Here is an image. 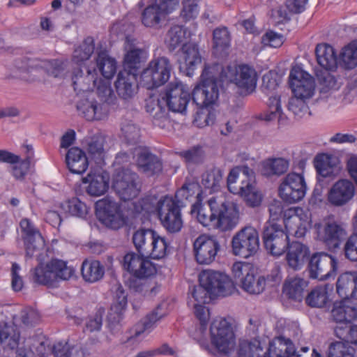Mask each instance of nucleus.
I'll return each instance as SVG.
<instances>
[{
    "mask_svg": "<svg viewBox=\"0 0 357 357\" xmlns=\"http://www.w3.org/2000/svg\"><path fill=\"white\" fill-rule=\"evenodd\" d=\"M97 71L95 68L91 70L84 67L75 68L72 72V85L74 91L85 92L93 91L97 84Z\"/></svg>",
    "mask_w": 357,
    "mask_h": 357,
    "instance_id": "obj_25",
    "label": "nucleus"
},
{
    "mask_svg": "<svg viewBox=\"0 0 357 357\" xmlns=\"http://www.w3.org/2000/svg\"><path fill=\"white\" fill-rule=\"evenodd\" d=\"M289 86L294 96L303 99L310 98L314 90V80L307 73L299 67H294L289 74Z\"/></svg>",
    "mask_w": 357,
    "mask_h": 357,
    "instance_id": "obj_18",
    "label": "nucleus"
},
{
    "mask_svg": "<svg viewBox=\"0 0 357 357\" xmlns=\"http://www.w3.org/2000/svg\"><path fill=\"white\" fill-rule=\"evenodd\" d=\"M285 261L288 268L293 271L301 270L310 258L309 248L298 241H292L285 251Z\"/></svg>",
    "mask_w": 357,
    "mask_h": 357,
    "instance_id": "obj_23",
    "label": "nucleus"
},
{
    "mask_svg": "<svg viewBox=\"0 0 357 357\" xmlns=\"http://www.w3.org/2000/svg\"><path fill=\"white\" fill-rule=\"evenodd\" d=\"M180 155L187 162L192 164L201 163L204 158V152L202 147L199 146H196L187 151H182Z\"/></svg>",
    "mask_w": 357,
    "mask_h": 357,
    "instance_id": "obj_62",
    "label": "nucleus"
},
{
    "mask_svg": "<svg viewBox=\"0 0 357 357\" xmlns=\"http://www.w3.org/2000/svg\"><path fill=\"white\" fill-rule=\"evenodd\" d=\"M137 164L140 170L148 176L158 174L162 169L160 158L147 149H142L137 154Z\"/></svg>",
    "mask_w": 357,
    "mask_h": 357,
    "instance_id": "obj_34",
    "label": "nucleus"
},
{
    "mask_svg": "<svg viewBox=\"0 0 357 357\" xmlns=\"http://www.w3.org/2000/svg\"><path fill=\"white\" fill-rule=\"evenodd\" d=\"M146 278L131 274L126 283L129 289L135 292L144 296L147 294H155L157 287H152Z\"/></svg>",
    "mask_w": 357,
    "mask_h": 357,
    "instance_id": "obj_47",
    "label": "nucleus"
},
{
    "mask_svg": "<svg viewBox=\"0 0 357 357\" xmlns=\"http://www.w3.org/2000/svg\"><path fill=\"white\" fill-rule=\"evenodd\" d=\"M132 241L137 254L155 259L165 257L169 248L166 239L151 229L140 228L136 230L132 234Z\"/></svg>",
    "mask_w": 357,
    "mask_h": 357,
    "instance_id": "obj_5",
    "label": "nucleus"
},
{
    "mask_svg": "<svg viewBox=\"0 0 357 357\" xmlns=\"http://www.w3.org/2000/svg\"><path fill=\"white\" fill-rule=\"evenodd\" d=\"M96 66L99 72L107 79H111L115 74L116 63L105 52H100L96 58Z\"/></svg>",
    "mask_w": 357,
    "mask_h": 357,
    "instance_id": "obj_46",
    "label": "nucleus"
},
{
    "mask_svg": "<svg viewBox=\"0 0 357 357\" xmlns=\"http://www.w3.org/2000/svg\"><path fill=\"white\" fill-rule=\"evenodd\" d=\"M228 190L243 197L248 206H259L262 200L261 193L255 186V174L248 165L236 166L227 176Z\"/></svg>",
    "mask_w": 357,
    "mask_h": 357,
    "instance_id": "obj_4",
    "label": "nucleus"
},
{
    "mask_svg": "<svg viewBox=\"0 0 357 357\" xmlns=\"http://www.w3.org/2000/svg\"><path fill=\"white\" fill-rule=\"evenodd\" d=\"M96 213L98 218L106 227L118 229L123 225V220L119 205L114 201L103 199L96 203Z\"/></svg>",
    "mask_w": 357,
    "mask_h": 357,
    "instance_id": "obj_19",
    "label": "nucleus"
},
{
    "mask_svg": "<svg viewBox=\"0 0 357 357\" xmlns=\"http://www.w3.org/2000/svg\"><path fill=\"white\" fill-rule=\"evenodd\" d=\"M182 207L183 204H179L169 196H165L157 202L154 209L167 233L176 234L183 228V221L181 211Z\"/></svg>",
    "mask_w": 357,
    "mask_h": 357,
    "instance_id": "obj_7",
    "label": "nucleus"
},
{
    "mask_svg": "<svg viewBox=\"0 0 357 357\" xmlns=\"http://www.w3.org/2000/svg\"><path fill=\"white\" fill-rule=\"evenodd\" d=\"M104 142L105 139L101 136H94L90 139L87 145V151L90 158L98 166L105 164Z\"/></svg>",
    "mask_w": 357,
    "mask_h": 357,
    "instance_id": "obj_42",
    "label": "nucleus"
},
{
    "mask_svg": "<svg viewBox=\"0 0 357 357\" xmlns=\"http://www.w3.org/2000/svg\"><path fill=\"white\" fill-rule=\"evenodd\" d=\"M290 166V160L283 157H269L261 162V174L266 178L281 176Z\"/></svg>",
    "mask_w": 357,
    "mask_h": 357,
    "instance_id": "obj_29",
    "label": "nucleus"
},
{
    "mask_svg": "<svg viewBox=\"0 0 357 357\" xmlns=\"http://www.w3.org/2000/svg\"><path fill=\"white\" fill-rule=\"evenodd\" d=\"M61 208L71 215L85 218L88 213V207L78 198H73L61 204Z\"/></svg>",
    "mask_w": 357,
    "mask_h": 357,
    "instance_id": "obj_54",
    "label": "nucleus"
},
{
    "mask_svg": "<svg viewBox=\"0 0 357 357\" xmlns=\"http://www.w3.org/2000/svg\"><path fill=\"white\" fill-rule=\"evenodd\" d=\"M354 193V184L348 179H340L335 182L330 189L328 200L335 206H342L352 199Z\"/></svg>",
    "mask_w": 357,
    "mask_h": 357,
    "instance_id": "obj_24",
    "label": "nucleus"
},
{
    "mask_svg": "<svg viewBox=\"0 0 357 357\" xmlns=\"http://www.w3.org/2000/svg\"><path fill=\"white\" fill-rule=\"evenodd\" d=\"M314 163L318 175L323 178H333L341 171V166L337 160L327 154L317 155Z\"/></svg>",
    "mask_w": 357,
    "mask_h": 357,
    "instance_id": "obj_31",
    "label": "nucleus"
},
{
    "mask_svg": "<svg viewBox=\"0 0 357 357\" xmlns=\"http://www.w3.org/2000/svg\"><path fill=\"white\" fill-rule=\"evenodd\" d=\"M186 31L183 26L174 25L167 31L165 38V44L168 50L174 51L181 45L185 38Z\"/></svg>",
    "mask_w": 357,
    "mask_h": 357,
    "instance_id": "obj_49",
    "label": "nucleus"
},
{
    "mask_svg": "<svg viewBox=\"0 0 357 357\" xmlns=\"http://www.w3.org/2000/svg\"><path fill=\"white\" fill-rule=\"evenodd\" d=\"M220 83L216 80L213 71L203 70L199 83L195 87L192 93V102L199 109L193 120L195 126L203 128L213 124L215 114L206 107L213 105L217 100Z\"/></svg>",
    "mask_w": 357,
    "mask_h": 357,
    "instance_id": "obj_2",
    "label": "nucleus"
},
{
    "mask_svg": "<svg viewBox=\"0 0 357 357\" xmlns=\"http://www.w3.org/2000/svg\"><path fill=\"white\" fill-rule=\"evenodd\" d=\"M149 257L134 252H128L123 257V267L132 275L148 278L157 271L155 264L148 259Z\"/></svg>",
    "mask_w": 357,
    "mask_h": 357,
    "instance_id": "obj_20",
    "label": "nucleus"
},
{
    "mask_svg": "<svg viewBox=\"0 0 357 357\" xmlns=\"http://www.w3.org/2000/svg\"><path fill=\"white\" fill-rule=\"evenodd\" d=\"M81 273L84 281L93 283L103 278L105 267L98 260L86 259L82 263Z\"/></svg>",
    "mask_w": 357,
    "mask_h": 357,
    "instance_id": "obj_37",
    "label": "nucleus"
},
{
    "mask_svg": "<svg viewBox=\"0 0 357 357\" xmlns=\"http://www.w3.org/2000/svg\"><path fill=\"white\" fill-rule=\"evenodd\" d=\"M297 355L290 340L281 342L278 347L268 351V357H296Z\"/></svg>",
    "mask_w": 357,
    "mask_h": 357,
    "instance_id": "obj_57",
    "label": "nucleus"
},
{
    "mask_svg": "<svg viewBox=\"0 0 357 357\" xmlns=\"http://www.w3.org/2000/svg\"><path fill=\"white\" fill-rule=\"evenodd\" d=\"M340 62L347 69L357 66V39L342 48L340 54Z\"/></svg>",
    "mask_w": 357,
    "mask_h": 357,
    "instance_id": "obj_50",
    "label": "nucleus"
},
{
    "mask_svg": "<svg viewBox=\"0 0 357 357\" xmlns=\"http://www.w3.org/2000/svg\"><path fill=\"white\" fill-rule=\"evenodd\" d=\"M95 88H96L98 96L103 102V104H111L114 102L115 96L109 81L102 80V79H97Z\"/></svg>",
    "mask_w": 357,
    "mask_h": 357,
    "instance_id": "obj_56",
    "label": "nucleus"
},
{
    "mask_svg": "<svg viewBox=\"0 0 357 357\" xmlns=\"http://www.w3.org/2000/svg\"><path fill=\"white\" fill-rule=\"evenodd\" d=\"M26 256L39 258L40 251L44 248L45 241L40 231H35L28 236H24Z\"/></svg>",
    "mask_w": 357,
    "mask_h": 357,
    "instance_id": "obj_43",
    "label": "nucleus"
},
{
    "mask_svg": "<svg viewBox=\"0 0 357 357\" xmlns=\"http://www.w3.org/2000/svg\"><path fill=\"white\" fill-rule=\"evenodd\" d=\"M220 248V243L216 238L206 236H199L193 243L195 259L199 264L212 263Z\"/></svg>",
    "mask_w": 357,
    "mask_h": 357,
    "instance_id": "obj_22",
    "label": "nucleus"
},
{
    "mask_svg": "<svg viewBox=\"0 0 357 357\" xmlns=\"http://www.w3.org/2000/svg\"><path fill=\"white\" fill-rule=\"evenodd\" d=\"M307 286V280L296 277L284 283L283 292L288 298L296 302H301L304 298L305 290Z\"/></svg>",
    "mask_w": 357,
    "mask_h": 357,
    "instance_id": "obj_38",
    "label": "nucleus"
},
{
    "mask_svg": "<svg viewBox=\"0 0 357 357\" xmlns=\"http://www.w3.org/2000/svg\"><path fill=\"white\" fill-rule=\"evenodd\" d=\"M109 176L105 172H91L83 178L84 183H89L86 192L91 196L98 197L104 195L109 189Z\"/></svg>",
    "mask_w": 357,
    "mask_h": 357,
    "instance_id": "obj_28",
    "label": "nucleus"
},
{
    "mask_svg": "<svg viewBox=\"0 0 357 357\" xmlns=\"http://www.w3.org/2000/svg\"><path fill=\"white\" fill-rule=\"evenodd\" d=\"M166 14L155 4L146 7L142 14V22L146 27L156 28Z\"/></svg>",
    "mask_w": 357,
    "mask_h": 357,
    "instance_id": "obj_48",
    "label": "nucleus"
},
{
    "mask_svg": "<svg viewBox=\"0 0 357 357\" xmlns=\"http://www.w3.org/2000/svg\"><path fill=\"white\" fill-rule=\"evenodd\" d=\"M95 49L94 40L92 37H87L83 43L76 47L73 52V61L77 63L88 60L93 53Z\"/></svg>",
    "mask_w": 357,
    "mask_h": 357,
    "instance_id": "obj_52",
    "label": "nucleus"
},
{
    "mask_svg": "<svg viewBox=\"0 0 357 357\" xmlns=\"http://www.w3.org/2000/svg\"><path fill=\"white\" fill-rule=\"evenodd\" d=\"M318 63L327 70H334L337 68V59L333 47L327 44H319L315 49Z\"/></svg>",
    "mask_w": 357,
    "mask_h": 357,
    "instance_id": "obj_36",
    "label": "nucleus"
},
{
    "mask_svg": "<svg viewBox=\"0 0 357 357\" xmlns=\"http://www.w3.org/2000/svg\"><path fill=\"white\" fill-rule=\"evenodd\" d=\"M316 227L318 239L331 251L338 249L347 236L344 226L335 221L328 220L323 224L316 225Z\"/></svg>",
    "mask_w": 357,
    "mask_h": 357,
    "instance_id": "obj_15",
    "label": "nucleus"
},
{
    "mask_svg": "<svg viewBox=\"0 0 357 357\" xmlns=\"http://www.w3.org/2000/svg\"><path fill=\"white\" fill-rule=\"evenodd\" d=\"M207 69L213 71L216 80L220 83L218 92L220 89L223 88L225 82L234 84L237 88V93L242 96L251 94L256 89L257 72L255 68L247 64L228 66L226 68L215 64L212 66H205L204 70Z\"/></svg>",
    "mask_w": 357,
    "mask_h": 357,
    "instance_id": "obj_3",
    "label": "nucleus"
},
{
    "mask_svg": "<svg viewBox=\"0 0 357 357\" xmlns=\"http://www.w3.org/2000/svg\"><path fill=\"white\" fill-rule=\"evenodd\" d=\"M262 240L266 250L272 255L278 257L284 254L291 243L287 233L277 225L264 227Z\"/></svg>",
    "mask_w": 357,
    "mask_h": 357,
    "instance_id": "obj_16",
    "label": "nucleus"
},
{
    "mask_svg": "<svg viewBox=\"0 0 357 357\" xmlns=\"http://www.w3.org/2000/svg\"><path fill=\"white\" fill-rule=\"evenodd\" d=\"M307 270L311 279L325 280L335 275L337 260L325 252H316L310 257Z\"/></svg>",
    "mask_w": 357,
    "mask_h": 357,
    "instance_id": "obj_14",
    "label": "nucleus"
},
{
    "mask_svg": "<svg viewBox=\"0 0 357 357\" xmlns=\"http://www.w3.org/2000/svg\"><path fill=\"white\" fill-rule=\"evenodd\" d=\"M20 333L14 325L8 324L6 322L0 323V341L4 342L8 341V345L13 349L18 344Z\"/></svg>",
    "mask_w": 357,
    "mask_h": 357,
    "instance_id": "obj_53",
    "label": "nucleus"
},
{
    "mask_svg": "<svg viewBox=\"0 0 357 357\" xmlns=\"http://www.w3.org/2000/svg\"><path fill=\"white\" fill-rule=\"evenodd\" d=\"M124 48L126 52L124 56V66L130 70L137 69L141 63L148 57V51L145 45L132 36L126 37Z\"/></svg>",
    "mask_w": 357,
    "mask_h": 357,
    "instance_id": "obj_21",
    "label": "nucleus"
},
{
    "mask_svg": "<svg viewBox=\"0 0 357 357\" xmlns=\"http://www.w3.org/2000/svg\"><path fill=\"white\" fill-rule=\"evenodd\" d=\"M26 149L28 152H31V154L27 155V157L21 162L20 160L18 163L13 164L14 165L12 167V174L17 179L24 178L30 167L31 156L33 155L32 147L31 146H26Z\"/></svg>",
    "mask_w": 357,
    "mask_h": 357,
    "instance_id": "obj_59",
    "label": "nucleus"
},
{
    "mask_svg": "<svg viewBox=\"0 0 357 357\" xmlns=\"http://www.w3.org/2000/svg\"><path fill=\"white\" fill-rule=\"evenodd\" d=\"M336 291L342 299H357V273L340 275L336 282Z\"/></svg>",
    "mask_w": 357,
    "mask_h": 357,
    "instance_id": "obj_30",
    "label": "nucleus"
},
{
    "mask_svg": "<svg viewBox=\"0 0 357 357\" xmlns=\"http://www.w3.org/2000/svg\"><path fill=\"white\" fill-rule=\"evenodd\" d=\"M116 93L123 100L134 97L137 91L136 75L126 70L120 71L115 82Z\"/></svg>",
    "mask_w": 357,
    "mask_h": 357,
    "instance_id": "obj_27",
    "label": "nucleus"
},
{
    "mask_svg": "<svg viewBox=\"0 0 357 357\" xmlns=\"http://www.w3.org/2000/svg\"><path fill=\"white\" fill-rule=\"evenodd\" d=\"M354 349L343 342H335L328 347V357H354Z\"/></svg>",
    "mask_w": 357,
    "mask_h": 357,
    "instance_id": "obj_55",
    "label": "nucleus"
},
{
    "mask_svg": "<svg viewBox=\"0 0 357 357\" xmlns=\"http://www.w3.org/2000/svg\"><path fill=\"white\" fill-rule=\"evenodd\" d=\"M165 305V303L159 304L151 313L146 315L142 324V328L135 331L134 337H139L144 331L151 328L156 321L167 314L164 310ZM132 338L133 337H130V339Z\"/></svg>",
    "mask_w": 357,
    "mask_h": 357,
    "instance_id": "obj_51",
    "label": "nucleus"
},
{
    "mask_svg": "<svg viewBox=\"0 0 357 357\" xmlns=\"http://www.w3.org/2000/svg\"><path fill=\"white\" fill-rule=\"evenodd\" d=\"M343 250L347 259L351 261H357V231L347 238Z\"/></svg>",
    "mask_w": 357,
    "mask_h": 357,
    "instance_id": "obj_64",
    "label": "nucleus"
},
{
    "mask_svg": "<svg viewBox=\"0 0 357 357\" xmlns=\"http://www.w3.org/2000/svg\"><path fill=\"white\" fill-rule=\"evenodd\" d=\"M66 163L68 169L73 174H82L89 166L86 153L78 147L70 148L66 155Z\"/></svg>",
    "mask_w": 357,
    "mask_h": 357,
    "instance_id": "obj_33",
    "label": "nucleus"
},
{
    "mask_svg": "<svg viewBox=\"0 0 357 357\" xmlns=\"http://www.w3.org/2000/svg\"><path fill=\"white\" fill-rule=\"evenodd\" d=\"M335 321L351 322L357 318V307L350 299L335 301L331 311Z\"/></svg>",
    "mask_w": 357,
    "mask_h": 357,
    "instance_id": "obj_32",
    "label": "nucleus"
},
{
    "mask_svg": "<svg viewBox=\"0 0 357 357\" xmlns=\"http://www.w3.org/2000/svg\"><path fill=\"white\" fill-rule=\"evenodd\" d=\"M212 343L218 351L227 354L234 344V333L231 324L225 319L214 321L210 328Z\"/></svg>",
    "mask_w": 357,
    "mask_h": 357,
    "instance_id": "obj_17",
    "label": "nucleus"
},
{
    "mask_svg": "<svg viewBox=\"0 0 357 357\" xmlns=\"http://www.w3.org/2000/svg\"><path fill=\"white\" fill-rule=\"evenodd\" d=\"M183 59L184 60L183 66L187 74L190 75L198 64L202 62L198 47L195 43L183 44L181 48Z\"/></svg>",
    "mask_w": 357,
    "mask_h": 357,
    "instance_id": "obj_39",
    "label": "nucleus"
},
{
    "mask_svg": "<svg viewBox=\"0 0 357 357\" xmlns=\"http://www.w3.org/2000/svg\"><path fill=\"white\" fill-rule=\"evenodd\" d=\"M75 269L63 260L53 259L45 265L40 264L33 270L32 280L38 284L51 285L59 280H68Z\"/></svg>",
    "mask_w": 357,
    "mask_h": 357,
    "instance_id": "obj_6",
    "label": "nucleus"
},
{
    "mask_svg": "<svg viewBox=\"0 0 357 357\" xmlns=\"http://www.w3.org/2000/svg\"><path fill=\"white\" fill-rule=\"evenodd\" d=\"M306 99L293 96L290 98L288 104L289 110L292 112L295 116L302 117L308 112L309 108L305 102Z\"/></svg>",
    "mask_w": 357,
    "mask_h": 357,
    "instance_id": "obj_61",
    "label": "nucleus"
},
{
    "mask_svg": "<svg viewBox=\"0 0 357 357\" xmlns=\"http://www.w3.org/2000/svg\"><path fill=\"white\" fill-rule=\"evenodd\" d=\"M112 187L119 198L125 202L135 198L141 190L138 175L124 167L115 169Z\"/></svg>",
    "mask_w": 357,
    "mask_h": 357,
    "instance_id": "obj_8",
    "label": "nucleus"
},
{
    "mask_svg": "<svg viewBox=\"0 0 357 357\" xmlns=\"http://www.w3.org/2000/svg\"><path fill=\"white\" fill-rule=\"evenodd\" d=\"M197 218L204 227L211 226L222 231L234 229L239 223V208L233 202L212 197L197 209Z\"/></svg>",
    "mask_w": 357,
    "mask_h": 357,
    "instance_id": "obj_1",
    "label": "nucleus"
},
{
    "mask_svg": "<svg viewBox=\"0 0 357 357\" xmlns=\"http://www.w3.org/2000/svg\"><path fill=\"white\" fill-rule=\"evenodd\" d=\"M79 115L87 121L101 120L108 112L107 105L98 102L94 99H82L76 105Z\"/></svg>",
    "mask_w": 357,
    "mask_h": 357,
    "instance_id": "obj_26",
    "label": "nucleus"
},
{
    "mask_svg": "<svg viewBox=\"0 0 357 357\" xmlns=\"http://www.w3.org/2000/svg\"><path fill=\"white\" fill-rule=\"evenodd\" d=\"M307 191L304 176L298 173L287 174L278 187L280 197L285 202L294 204L302 200Z\"/></svg>",
    "mask_w": 357,
    "mask_h": 357,
    "instance_id": "obj_13",
    "label": "nucleus"
},
{
    "mask_svg": "<svg viewBox=\"0 0 357 357\" xmlns=\"http://www.w3.org/2000/svg\"><path fill=\"white\" fill-rule=\"evenodd\" d=\"M181 16L188 21L195 18L199 13L198 0H183Z\"/></svg>",
    "mask_w": 357,
    "mask_h": 357,
    "instance_id": "obj_63",
    "label": "nucleus"
},
{
    "mask_svg": "<svg viewBox=\"0 0 357 357\" xmlns=\"http://www.w3.org/2000/svg\"><path fill=\"white\" fill-rule=\"evenodd\" d=\"M213 35L214 47L225 49L229 46L230 35L226 27L215 29Z\"/></svg>",
    "mask_w": 357,
    "mask_h": 357,
    "instance_id": "obj_60",
    "label": "nucleus"
},
{
    "mask_svg": "<svg viewBox=\"0 0 357 357\" xmlns=\"http://www.w3.org/2000/svg\"><path fill=\"white\" fill-rule=\"evenodd\" d=\"M328 284L313 289L305 297V303L312 307H324L329 301Z\"/></svg>",
    "mask_w": 357,
    "mask_h": 357,
    "instance_id": "obj_44",
    "label": "nucleus"
},
{
    "mask_svg": "<svg viewBox=\"0 0 357 357\" xmlns=\"http://www.w3.org/2000/svg\"><path fill=\"white\" fill-rule=\"evenodd\" d=\"M160 96L169 110L181 114L185 112L191 98L187 85L179 81L169 82Z\"/></svg>",
    "mask_w": 357,
    "mask_h": 357,
    "instance_id": "obj_11",
    "label": "nucleus"
},
{
    "mask_svg": "<svg viewBox=\"0 0 357 357\" xmlns=\"http://www.w3.org/2000/svg\"><path fill=\"white\" fill-rule=\"evenodd\" d=\"M223 172L218 167H213L202 176V184L212 193L219 190L222 181Z\"/></svg>",
    "mask_w": 357,
    "mask_h": 357,
    "instance_id": "obj_45",
    "label": "nucleus"
},
{
    "mask_svg": "<svg viewBox=\"0 0 357 357\" xmlns=\"http://www.w3.org/2000/svg\"><path fill=\"white\" fill-rule=\"evenodd\" d=\"M241 287L243 290L250 294H259L265 289L266 279L264 276L256 275L252 269L242 278Z\"/></svg>",
    "mask_w": 357,
    "mask_h": 357,
    "instance_id": "obj_41",
    "label": "nucleus"
},
{
    "mask_svg": "<svg viewBox=\"0 0 357 357\" xmlns=\"http://www.w3.org/2000/svg\"><path fill=\"white\" fill-rule=\"evenodd\" d=\"M268 105L269 108L274 107V112L271 113H266L264 116V120L266 121H271L278 119V122L280 123L285 119V116L282 111L280 106V98L279 96H271L268 99Z\"/></svg>",
    "mask_w": 357,
    "mask_h": 357,
    "instance_id": "obj_58",
    "label": "nucleus"
},
{
    "mask_svg": "<svg viewBox=\"0 0 357 357\" xmlns=\"http://www.w3.org/2000/svg\"><path fill=\"white\" fill-rule=\"evenodd\" d=\"M238 357H266L259 340H241L236 349Z\"/></svg>",
    "mask_w": 357,
    "mask_h": 357,
    "instance_id": "obj_40",
    "label": "nucleus"
},
{
    "mask_svg": "<svg viewBox=\"0 0 357 357\" xmlns=\"http://www.w3.org/2000/svg\"><path fill=\"white\" fill-rule=\"evenodd\" d=\"M199 280L209 291L211 295L214 296H227L235 289L231 278L220 271L211 269L202 271Z\"/></svg>",
    "mask_w": 357,
    "mask_h": 357,
    "instance_id": "obj_12",
    "label": "nucleus"
},
{
    "mask_svg": "<svg viewBox=\"0 0 357 357\" xmlns=\"http://www.w3.org/2000/svg\"><path fill=\"white\" fill-rule=\"evenodd\" d=\"M127 294L121 285L116 287L113 303L108 313V321L110 323H119L127 306Z\"/></svg>",
    "mask_w": 357,
    "mask_h": 357,
    "instance_id": "obj_35",
    "label": "nucleus"
},
{
    "mask_svg": "<svg viewBox=\"0 0 357 357\" xmlns=\"http://www.w3.org/2000/svg\"><path fill=\"white\" fill-rule=\"evenodd\" d=\"M172 69V65L167 57L154 58L142 71L141 81L147 89L158 87L168 81Z\"/></svg>",
    "mask_w": 357,
    "mask_h": 357,
    "instance_id": "obj_10",
    "label": "nucleus"
},
{
    "mask_svg": "<svg viewBox=\"0 0 357 357\" xmlns=\"http://www.w3.org/2000/svg\"><path fill=\"white\" fill-rule=\"evenodd\" d=\"M231 243L234 255L245 259L253 257L259 250V232L252 226H245L233 236Z\"/></svg>",
    "mask_w": 357,
    "mask_h": 357,
    "instance_id": "obj_9",
    "label": "nucleus"
}]
</instances>
